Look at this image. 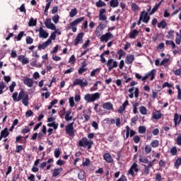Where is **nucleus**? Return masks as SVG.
Here are the masks:
<instances>
[{"mask_svg": "<svg viewBox=\"0 0 181 181\" xmlns=\"http://www.w3.org/2000/svg\"><path fill=\"white\" fill-rule=\"evenodd\" d=\"M94 145V142L93 141L88 140L87 137H83L81 140L78 141V146L80 148H88V150L91 149Z\"/></svg>", "mask_w": 181, "mask_h": 181, "instance_id": "1", "label": "nucleus"}, {"mask_svg": "<svg viewBox=\"0 0 181 181\" xmlns=\"http://www.w3.org/2000/svg\"><path fill=\"white\" fill-rule=\"evenodd\" d=\"M100 97V93L97 92L95 93H87L84 95V100L85 101H87V103H94L96 100H99Z\"/></svg>", "mask_w": 181, "mask_h": 181, "instance_id": "2", "label": "nucleus"}, {"mask_svg": "<svg viewBox=\"0 0 181 181\" xmlns=\"http://www.w3.org/2000/svg\"><path fill=\"white\" fill-rule=\"evenodd\" d=\"M84 19H85L84 17L76 18L72 23H70L69 29H72V31L74 32V33H76V32H77V25H78V23H81V22H83Z\"/></svg>", "mask_w": 181, "mask_h": 181, "instance_id": "3", "label": "nucleus"}, {"mask_svg": "<svg viewBox=\"0 0 181 181\" xmlns=\"http://www.w3.org/2000/svg\"><path fill=\"white\" fill-rule=\"evenodd\" d=\"M25 95L26 94H25V90L21 89V91L18 93V92H14L12 95V98L13 101H15L16 103H18L21 101V100H23V98H24Z\"/></svg>", "mask_w": 181, "mask_h": 181, "instance_id": "4", "label": "nucleus"}, {"mask_svg": "<svg viewBox=\"0 0 181 181\" xmlns=\"http://www.w3.org/2000/svg\"><path fill=\"white\" fill-rule=\"evenodd\" d=\"M75 86H80L81 88H84L88 86V81L87 79L76 78L72 83V87H75Z\"/></svg>", "mask_w": 181, "mask_h": 181, "instance_id": "5", "label": "nucleus"}, {"mask_svg": "<svg viewBox=\"0 0 181 181\" xmlns=\"http://www.w3.org/2000/svg\"><path fill=\"white\" fill-rule=\"evenodd\" d=\"M74 122L69 123L65 127V131L69 136H74Z\"/></svg>", "mask_w": 181, "mask_h": 181, "instance_id": "6", "label": "nucleus"}, {"mask_svg": "<svg viewBox=\"0 0 181 181\" xmlns=\"http://www.w3.org/2000/svg\"><path fill=\"white\" fill-rule=\"evenodd\" d=\"M106 66L108 67V71H111L112 69H117V67H118V62L117 61H114L113 59H109Z\"/></svg>", "mask_w": 181, "mask_h": 181, "instance_id": "7", "label": "nucleus"}, {"mask_svg": "<svg viewBox=\"0 0 181 181\" xmlns=\"http://www.w3.org/2000/svg\"><path fill=\"white\" fill-rule=\"evenodd\" d=\"M138 173L139 172V168H138V164H136V163H134L129 170H128V175H131V176H132L134 177V176H135V173Z\"/></svg>", "mask_w": 181, "mask_h": 181, "instance_id": "8", "label": "nucleus"}, {"mask_svg": "<svg viewBox=\"0 0 181 181\" xmlns=\"http://www.w3.org/2000/svg\"><path fill=\"white\" fill-rule=\"evenodd\" d=\"M139 18H141L144 23H148L149 21L151 20V16H149V14H148V12L146 11L141 12Z\"/></svg>", "mask_w": 181, "mask_h": 181, "instance_id": "9", "label": "nucleus"}, {"mask_svg": "<svg viewBox=\"0 0 181 181\" xmlns=\"http://www.w3.org/2000/svg\"><path fill=\"white\" fill-rule=\"evenodd\" d=\"M110 39H114V35L111 33H106L105 35H101L100 42H108Z\"/></svg>", "mask_w": 181, "mask_h": 181, "instance_id": "10", "label": "nucleus"}, {"mask_svg": "<svg viewBox=\"0 0 181 181\" xmlns=\"http://www.w3.org/2000/svg\"><path fill=\"white\" fill-rule=\"evenodd\" d=\"M44 23L47 29H51V30H56V25L52 23V19L47 18Z\"/></svg>", "mask_w": 181, "mask_h": 181, "instance_id": "11", "label": "nucleus"}, {"mask_svg": "<svg viewBox=\"0 0 181 181\" xmlns=\"http://www.w3.org/2000/svg\"><path fill=\"white\" fill-rule=\"evenodd\" d=\"M135 134H136V132H135V131L133 129H131L129 126H126V139H128L129 136L130 138H132Z\"/></svg>", "mask_w": 181, "mask_h": 181, "instance_id": "12", "label": "nucleus"}, {"mask_svg": "<svg viewBox=\"0 0 181 181\" xmlns=\"http://www.w3.org/2000/svg\"><path fill=\"white\" fill-rule=\"evenodd\" d=\"M84 36V33H80L77 35L76 39L74 40V46H77L78 43H83V37Z\"/></svg>", "mask_w": 181, "mask_h": 181, "instance_id": "13", "label": "nucleus"}, {"mask_svg": "<svg viewBox=\"0 0 181 181\" xmlns=\"http://www.w3.org/2000/svg\"><path fill=\"white\" fill-rule=\"evenodd\" d=\"M39 36L43 39H47V37H49V33L46 32L42 27H40L39 29Z\"/></svg>", "mask_w": 181, "mask_h": 181, "instance_id": "14", "label": "nucleus"}, {"mask_svg": "<svg viewBox=\"0 0 181 181\" xmlns=\"http://www.w3.org/2000/svg\"><path fill=\"white\" fill-rule=\"evenodd\" d=\"M135 60V56L134 54H127L126 56L125 63L126 64H132Z\"/></svg>", "mask_w": 181, "mask_h": 181, "instance_id": "15", "label": "nucleus"}, {"mask_svg": "<svg viewBox=\"0 0 181 181\" xmlns=\"http://www.w3.org/2000/svg\"><path fill=\"white\" fill-rule=\"evenodd\" d=\"M102 107L103 108H104V110H107V111H111L114 110V105H112V103H111V102H106L103 103Z\"/></svg>", "mask_w": 181, "mask_h": 181, "instance_id": "16", "label": "nucleus"}, {"mask_svg": "<svg viewBox=\"0 0 181 181\" xmlns=\"http://www.w3.org/2000/svg\"><path fill=\"white\" fill-rule=\"evenodd\" d=\"M116 123V127L119 128L121 127V119L119 117L116 119V122L114 119H107V124H115Z\"/></svg>", "mask_w": 181, "mask_h": 181, "instance_id": "17", "label": "nucleus"}, {"mask_svg": "<svg viewBox=\"0 0 181 181\" xmlns=\"http://www.w3.org/2000/svg\"><path fill=\"white\" fill-rule=\"evenodd\" d=\"M103 159L104 160L107 162V163H112V162H114V159L112 158V156H111V154L108 153H105L103 155Z\"/></svg>", "mask_w": 181, "mask_h": 181, "instance_id": "18", "label": "nucleus"}, {"mask_svg": "<svg viewBox=\"0 0 181 181\" xmlns=\"http://www.w3.org/2000/svg\"><path fill=\"white\" fill-rule=\"evenodd\" d=\"M33 79L30 78H25L23 79V83L27 86V87L31 88L33 87Z\"/></svg>", "mask_w": 181, "mask_h": 181, "instance_id": "19", "label": "nucleus"}, {"mask_svg": "<svg viewBox=\"0 0 181 181\" xmlns=\"http://www.w3.org/2000/svg\"><path fill=\"white\" fill-rule=\"evenodd\" d=\"M49 45H51V41L50 40H47L46 42H45L43 44H40L38 45V50H45Z\"/></svg>", "mask_w": 181, "mask_h": 181, "instance_id": "20", "label": "nucleus"}, {"mask_svg": "<svg viewBox=\"0 0 181 181\" xmlns=\"http://www.w3.org/2000/svg\"><path fill=\"white\" fill-rule=\"evenodd\" d=\"M181 122V115L179 116V114L175 113L174 115V124L175 127H177Z\"/></svg>", "mask_w": 181, "mask_h": 181, "instance_id": "21", "label": "nucleus"}, {"mask_svg": "<svg viewBox=\"0 0 181 181\" xmlns=\"http://www.w3.org/2000/svg\"><path fill=\"white\" fill-rule=\"evenodd\" d=\"M155 74H156V70L153 69V70L150 71L149 72H148L146 74V76H147L148 78H149V77H151L150 80H151V81H152L155 78Z\"/></svg>", "mask_w": 181, "mask_h": 181, "instance_id": "22", "label": "nucleus"}, {"mask_svg": "<svg viewBox=\"0 0 181 181\" xmlns=\"http://www.w3.org/2000/svg\"><path fill=\"white\" fill-rule=\"evenodd\" d=\"M162 2H163V0H161L159 3H156L154 6V7L152 8L151 11L149 13V15H153L158 9H159V6L162 5Z\"/></svg>", "mask_w": 181, "mask_h": 181, "instance_id": "23", "label": "nucleus"}, {"mask_svg": "<svg viewBox=\"0 0 181 181\" xmlns=\"http://www.w3.org/2000/svg\"><path fill=\"white\" fill-rule=\"evenodd\" d=\"M139 163H149V159H148V157L145 156L140 155L139 159Z\"/></svg>", "mask_w": 181, "mask_h": 181, "instance_id": "24", "label": "nucleus"}, {"mask_svg": "<svg viewBox=\"0 0 181 181\" xmlns=\"http://www.w3.org/2000/svg\"><path fill=\"white\" fill-rule=\"evenodd\" d=\"M162 115H163L160 113V111L157 110L156 113L153 112L152 118L153 119H160V118H162Z\"/></svg>", "mask_w": 181, "mask_h": 181, "instance_id": "25", "label": "nucleus"}, {"mask_svg": "<svg viewBox=\"0 0 181 181\" xmlns=\"http://www.w3.org/2000/svg\"><path fill=\"white\" fill-rule=\"evenodd\" d=\"M168 26V23L165 20H162L160 23H158L157 27L159 29H166V27Z\"/></svg>", "mask_w": 181, "mask_h": 181, "instance_id": "26", "label": "nucleus"}, {"mask_svg": "<svg viewBox=\"0 0 181 181\" xmlns=\"http://www.w3.org/2000/svg\"><path fill=\"white\" fill-rule=\"evenodd\" d=\"M139 33V31H138V30L136 29L133 30L129 33L130 39H135L136 36H138Z\"/></svg>", "mask_w": 181, "mask_h": 181, "instance_id": "27", "label": "nucleus"}, {"mask_svg": "<svg viewBox=\"0 0 181 181\" xmlns=\"http://www.w3.org/2000/svg\"><path fill=\"white\" fill-rule=\"evenodd\" d=\"M151 168H152V164L148 163V165H144V174L145 175H149V172L151 171Z\"/></svg>", "mask_w": 181, "mask_h": 181, "instance_id": "28", "label": "nucleus"}, {"mask_svg": "<svg viewBox=\"0 0 181 181\" xmlns=\"http://www.w3.org/2000/svg\"><path fill=\"white\" fill-rule=\"evenodd\" d=\"M62 170H63V168H55L54 169V171L52 173L53 177H57L58 175H60L62 173Z\"/></svg>", "mask_w": 181, "mask_h": 181, "instance_id": "29", "label": "nucleus"}, {"mask_svg": "<svg viewBox=\"0 0 181 181\" xmlns=\"http://www.w3.org/2000/svg\"><path fill=\"white\" fill-rule=\"evenodd\" d=\"M22 103L23 104V105H25V107H28V105H29V95L28 94H25V98H23V100H22Z\"/></svg>", "mask_w": 181, "mask_h": 181, "instance_id": "30", "label": "nucleus"}, {"mask_svg": "<svg viewBox=\"0 0 181 181\" xmlns=\"http://www.w3.org/2000/svg\"><path fill=\"white\" fill-rule=\"evenodd\" d=\"M118 5H119V2L118 1V0H111L110 2V6L111 8H117Z\"/></svg>", "mask_w": 181, "mask_h": 181, "instance_id": "31", "label": "nucleus"}, {"mask_svg": "<svg viewBox=\"0 0 181 181\" xmlns=\"http://www.w3.org/2000/svg\"><path fill=\"white\" fill-rule=\"evenodd\" d=\"M78 177L79 180H84L86 179V172L81 170L78 174Z\"/></svg>", "mask_w": 181, "mask_h": 181, "instance_id": "32", "label": "nucleus"}, {"mask_svg": "<svg viewBox=\"0 0 181 181\" xmlns=\"http://www.w3.org/2000/svg\"><path fill=\"white\" fill-rule=\"evenodd\" d=\"M95 6H97V8H103V6H107V4L103 1V0H99L95 3Z\"/></svg>", "mask_w": 181, "mask_h": 181, "instance_id": "33", "label": "nucleus"}, {"mask_svg": "<svg viewBox=\"0 0 181 181\" xmlns=\"http://www.w3.org/2000/svg\"><path fill=\"white\" fill-rule=\"evenodd\" d=\"M37 24V19H33V18H31L29 21L28 23V26L32 27V26H36Z\"/></svg>", "mask_w": 181, "mask_h": 181, "instance_id": "34", "label": "nucleus"}, {"mask_svg": "<svg viewBox=\"0 0 181 181\" xmlns=\"http://www.w3.org/2000/svg\"><path fill=\"white\" fill-rule=\"evenodd\" d=\"M1 135L3 136L4 138H6L9 136V132L8 131V128H5L4 130L1 132Z\"/></svg>", "mask_w": 181, "mask_h": 181, "instance_id": "35", "label": "nucleus"}, {"mask_svg": "<svg viewBox=\"0 0 181 181\" xmlns=\"http://www.w3.org/2000/svg\"><path fill=\"white\" fill-rule=\"evenodd\" d=\"M139 112L141 115H146V114H148V110L145 107V106H141L139 107Z\"/></svg>", "mask_w": 181, "mask_h": 181, "instance_id": "36", "label": "nucleus"}, {"mask_svg": "<svg viewBox=\"0 0 181 181\" xmlns=\"http://www.w3.org/2000/svg\"><path fill=\"white\" fill-rule=\"evenodd\" d=\"M56 35H57V30H55L53 33H51L49 38L48 40L51 41L52 44V40H56Z\"/></svg>", "mask_w": 181, "mask_h": 181, "instance_id": "37", "label": "nucleus"}, {"mask_svg": "<svg viewBox=\"0 0 181 181\" xmlns=\"http://www.w3.org/2000/svg\"><path fill=\"white\" fill-rule=\"evenodd\" d=\"M100 71H101L100 68H98L96 69H94L90 72V77H94L95 76L96 74H100Z\"/></svg>", "mask_w": 181, "mask_h": 181, "instance_id": "38", "label": "nucleus"}, {"mask_svg": "<svg viewBox=\"0 0 181 181\" xmlns=\"http://www.w3.org/2000/svg\"><path fill=\"white\" fill-rule=\"evenodd\" d=\"M25 35V32L24 31H21L20 33L15 37V39H16L17 42H19L22 40V37Z\"/></svg>", "mask_w": 181, "mask_h": 181, "instance_id": "39", "label": "nucleus"}, {"mask_svg": "<svg viewBox=\"0 0 181 181\" xmlns=\"http://www.w3.org/2000/svg\"><path fill=\"white\" fill-rule=\"evenodd\" d=\"M181 165V157H179L176 159L174 166L175 168V169H179V167Z\"/></svg>", "mask_w": 181, "mask_h": 181, "instance_id": "40", "label": "nucleus"}, {"mask_svg": "<svg viewBox=\"0 0 181 181\" xmlns=\"http://www.w3.org/2000/svg\"><path fill=\"white\" fill-rule=\"evenodd\" d=\"M150 146H151V148H158V146H159V141L153 140L150 144Z\"/></svg>", "mask_w": 181, "mask_h": 181, "instance_id": "41", "label": "nucleus"}, {"mask_svg": "<svg viewBox=\"0 0 181 181\" xmlns=\"http://www.w3.org/2000/svg\"><path fill=\"white\" fill-rule=\"evenodd\" d=\"M117 54H119L118 60H121L122 59V57L125 56V52H124V49H119L117 51Z\"/></svg>", "mask_w": 181, "mask_h": 181, "instance_id": "42", "label": "nucleus"}, {"mask_svg": "<svg viewBox=\"0 0 181 181\" xmlns=\"http://www.w3.org/2000/svg\"><path fill=\"white\" fill-rule=\"evenodd\" d=\"M151 146L150 145H146L144 147V151L145 153L148 155L149 153H151V152H152V147H151Z\"/></svg>", "mask_w": 181, "mask_h": 181, "instance_id": "43", "label": "nucleus"}, {"mask_svg": "<svg viewBox=\"0 0 181 181\" xmlns=\"http://www.w3.org/2000/svg\"><path fill=\"white\" fill-rule=\"evenodd\" d=\"M138 131L139 134H145L146 132V127L145 126H139Z\"/></svg>", "mask_w": 181, "mask_h": 181, "instance_id": "44", "label": "nucleus"}, {"mask_svg": "<svg viewBox=\"0 0 181 181\" xmlns=\"http://www.w3.org/2000/svg\"><path fill=\"white\" fill-rule=\"evenodd\" d=\"M6 88V85L4 81L0 82V95L4 93V90Z\"/></svg>", "mask_w": 181, "mask_h": 181, "instance_id": "45", "label": "nucleus"}, {"mask_svg": "<svg viewBox=\"0 0 181 181\" xmlns=\"http://www.w3.org/2000/svg\"><path fill=\"white\" fill-rule=\"evenodd\" d=\"M77 15V8H73L69 13L70 18H74Z\"/></svg>", "mask_w": 181, "mask_h": 181, "instance_id": "46", "label": "nucleus"}, {"mask_svg": "<svg viewBox=\"0 0 181 181\" xmlns=\"http://www.w3.org/2000/svg\"><path fill=\"white\" fill-rule=\"evenodd\" d=\"M131 8L133 12H136L139 9V6L135 3H132Z\"/></svg>", "mask_w": 181, "mask_h": 181, "instance_id": "47", "label": "nucleus"}, {"mask_svg": "<svg viewBox=\"0 0 181 181\" xmlns=\"http://www.w3.org/2000/svg\"><path fill=\"white\" fill-rule=\"evenodd\" d=\"M165 45H170V46H172V49L176 48V44H175V42H173V40H166Z\"/></svg>", "mask_w": 181, "mask_h": 181, "instance_id": "48", "label": "nucleus"}, {"mask_svg": "<svg viewBox=\"0 0 181 181\" xmlns=\"http://www.w3.org/2000/svg\"><path fill=\"white\" fill-rule=\"evenodd\" d=\"M174 35H175V30H170V31H168L167 35L168 39H173Z\"/></svg>", "mask_w": 181, "mask_h": 181, "instance_id": "49", "label": "nucleus"}, {"mask_svg": "<svg viewBox=\"0 0 181 181\" xmlns=\"http://www.w3.org/2000/svg\"><path fill=\"white\" fill-rule=\"evenodd\" d=\"M136 121H138V116H134L132 118V122H130V125L134 127V125H136Z\"/></svg>", "mask_w": 181, "mask_h": 181, "instance_id": "50", "label": "nucleus"}, {"mask_svg": "<svg viewBox=\"0 0 181 181\" xmlns=\"http://www.w3.org/2000/svg\"><path fill=\"white\" fill-rule=\"evenodd\" d=\"M98 84H101V81H98L94 83L95 88H90V91H96L98 90L97 87H98Z\"/></svg>", "mask_w": 181, "mask_h": 181, "instance_id": "51", "label": "nucleus"}, {"mask_svg": "<svg viewBox=\"0 0 181 181\" xmlns=\"http://www.w3.org/2000/svg\"><path fill=\"white\" fill-rule=\"evenodd\" d=\"M169 58L163 59L160 62V66H165V67H166L168 66L166 64L169 63Z\"/></svg>", "mask_w": 181, "mask_h": 181, "instance_id": "52", "label": "nucleus"}, {"mask_svg": "<svg viewBox=\"0 0 181 181\" xmlns=\"http://www.w3.org/2000/svg\"><path fill=\"white\" fill-rule=\"evenodd\" d=\"M25 42L27 45H32V43H33V38H32L30 36H28L25 38Z\"/></svg>", "mask_w": 181, "mask_h": 181, "instance_id": "53", "label": "nucleus"}, {"mask_svg": "<svg viewBox=\"0 0 181 181\" xmlns=\"http://www.w3.org/2000/svg\"><path fill=\"white\" fill-rule=\"evenodd\" d=\"M170 153H171L172 156H175V155H176L177 153V148H176V146H173L170 149Z\"/></svg>", "mask_w": 181, "mask_h": 181, "instance_id": "54", "label": "nucleus"}, {"mask_svg": "<svg viewBox=\"0 0 181 181\" xmlns=\"http://www.w3.org/2000/svg\"><path fill=\"white\" fill-rule=\"evenodd\" d=\"M175 142L177 145H178L179 146H181V134H178L177 137L175 139Z\"/></svg>", "mask_w": 181, "mask_h": 181, "instance_id": "55", "label": "nucleus"}, {"mask_svg": "<svg viewBox=\"0 0 181 181\" xmlns=\"http://www.w3.org/2000/svg\"><path fill=\"white\" fill-rule=\"evenodd\" d=\"M133 141L134 144H139V142L141 141V137L138 135H136L134 136Z\"/></svg>", "mask_w": 181, "mask_h": 181, "instance_id": "56", "label": "nucleus"}, {"mask_svg": "<svg viewBox=\"0 0 181 181\" xmlns=\"http://www.w3.org/2000/svg\"><path fill=\"white\" fill-rule=\"evenodd\" d=\"M59 19H60V16H59V15L52 16V21L54 23H59Z\"/></svg>", "mask_w": 181, "mask_h": 181, "instance_id": "57", "label": "nucleus"}, {"mask_svg": "<svg viewBox=\"0 0 181 181\" xmlns=\"http://www.w3.org/2000/svg\"><path fill=\"white\" fill-rule=\"evenodd\" d=\"M16 86V82L15 81H13L11 84L9 86V90L11 93H13V90Z\"/></svg>", "mask_w": 181, "mask_h": 181, "instance_id": "58", "label": "nucleus"}, {"mask_svg": "<svg viewBox=\"0 0 181 181\" xmlns=\"http://www.w3.org/2000/svg\"><path fill=\"white\" fill-rule=\"evenodd\" d=\"M54 153L55 158H59L60 156V148H55Z\"/></svg>", "mask_w": 181, "mask_h": 181, "instance_id": "59", "label": "nucleus"}, {"mask_svg": "<svg viewBox=\"0 0 181 181\" xmlns=\"http://www.w3.org/2000/svg\"><path fill=\"white\" fill-rule=\"evenodd\" d=\"M134 87L129 89V93H130V94L129 95V98H134Z\"/></svg>", "mask_w": 181, "mask_h": 181, "instance_id": "60", "label": "nucleus"}, {"mask_svg": "<svg viewBox=\"0 0 181 181\" xmlns=\"http://www.w3.org/2000/svg\"><path fill=\"white\" fill-rule=\"evenodd\" d=\"M86 71H87V68H80L78 70V73L80 76H81V74H83V73H86Z\"/></svg>", "mask_w": 181, "mask_h": 181, "instance_id": "61", "label": "nucleus"}, {"mask_svg": "<svg viewBox=\"0 0 181 181\" xmlns=\"http://www.w3.org/2000/svg\"><path fill=\"white\" fill-rule=\"evenodd\" d=\"M74 98L71 97L69 98V105L71 108H73V107H74Z\"/></svg>", "mask_w": 181, "mask_h": 181, "instance_id": "62", "label": "nucleus"}, {"mask_svg": "<svg viewBox=\"0 0 181 181\" xmlns=\"http://www.w3.org/2000/svg\"><path fill=\"white\" fill-rule=\"evenodd\" d=\"M90 165V158H86L85 161L83 162V166H88Z\"/></svg>", "mask_w": 181, "mask_h": 181, "instance_id": "63", "label": "nucleus"}, {"mask_svg": "<svg viewBox=\"0 0 181 181\" xmlns=\"http://www.w3.org/2000/svg\"><path fill=\"white\" fill-rule=\"evenodd\" d=\"M156 181H162V175L160 173H157L156 175Z\"/></svg>", "mask_w": 181, "mask_h": 181, "instance_id": "64", "label": "nucleus"}]
</instances>
